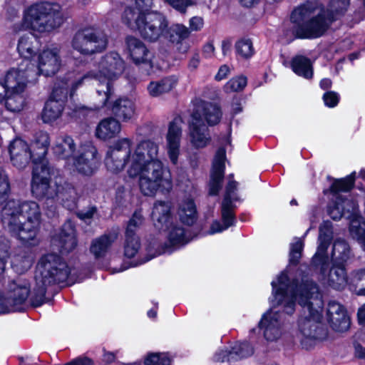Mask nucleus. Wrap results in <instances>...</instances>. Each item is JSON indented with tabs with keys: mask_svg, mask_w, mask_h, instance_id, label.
Listing matches in <instances>:
<instances>
[{
	"mask_svg": "<svg viewBox=\"0 0 365 365\" xmlns=\"http://www.w3.org/2000/svg\"><path fill=\"white\" fill-rule=\"evenodd\" d=\"M158 145L150 140L141 141L133 147L130 138H120L108 148L105 166L113 174L128 166V177L138 179L139 189L144 195H154L158 190L168 192L173 186L171 173L158 158Z\"/></svg>",
	"mask_w": 365,
	"mask_h": 365,
	"instance_id": "f257e3e1",
	"label": "nucleus"
},
{
	"mask_svg": "<svg viewBox=\"0 0 365 365\" xmlns=\"http://www.w3.org/2000/svg\"><path fill=\"white\" fill-rule=\"evenodd\" d=\"M272 286L277 304L282 305L288 314L294 312L296 301L302 307L296 338L303 349H312L327 337V331L320 324L324 302L312 281L306 279L300 284L297 281L289 283L287 273L282 272Z\"/></svg>",
	"mask_w": 365,
	"mask_h": 365,
	"instance_id": "f03ea898",
	"label": "nucleus"
},
{
	"mask_svg": "<svg viewBox=\"0 0 365 365\" xmlns=\"http://www.w3.org/2000/svg\"><path fill=\"white\" fill-rule=\"evenodd\" d=\"M349 6V0H331L326 13L322 5L307 1L293 10L290 17L292 32L299 38L320 37L333 21L347 11Z\"/></svg>",
	"mask_w": 365,
	"mask_h": 365,
	"instance_id": "7ed1b4c3",
	"label": "nucleus"
},
{
	"mask_svg": "<svg viewBox=\"0 0 365 365\" xmlns=\"http://www.w3.org/2000/svg\"><path fill=\"white\" fill-rule=\"evenodd\" d=\"M41 212L34 201L19 202L9 201L1 211V222L6 230L22 242L29 245L38 244L37 234Z\"/></svg>",
	"mask_w": 365,
	"mask_h": 365,
	"instance_id": "20e7f679",
	"label": "nucleus"
},
{
	"mask_svg": "<svg viewBox=\"0 0 365 365\" xmlns=\"http://www.w3.org/2000/svg\"><path fill=\"white\" fill-rule=\"evenodd\" d=\"M64 18L59 4L39 2L27 7L22 21L14 25V31L31 30L40 34L50 33L59 28Z\"/></svg>",
	"mask_w": 365,
	"mask_h": 365,
	"instance_id": "39448f33",
	"label": "nucleus"
},
{
	"mask_svg": "<svg viewBox=\"0 0 365 365\" xmlns=\"http://www.w3.org/2000/svg\"><path fill=\"white\" fill-rule=\"evenodd\" d=\"M123 22L131 29L138 30L140 36L150 41H155L163 36L168 22L160 13H148L141 16L133 9H125Z\"/></svg>",
	"mask_w": 365,
	"mask_h": 365,
	"instance_id": "423d86ee",
	"label": "nucleus"
},
{
	"mask_svg": "<svg viewBox=\"0 0 365 365\" xmlns=\"http://www.w3.org/2000/svg\"><path fill=\"white\" fill-rule=\"evenodd\" d=\"M125 63L117 52H109L103 56L97 64V71H91L81 77L72 86L76 88L84 82L95 78L99 82L115 80L124 72Z\"/></svg>",
	"mask_w": 365,
	"mask_h": 365,
	"instance_id": "0eeeda50",
	"label": "nucleus"
},
{
	"mask_svg": "<svg viewBox=\"0 0 365 365\" xmlns=\"http://www.w3.org/2000/svg\"><path fill=\"white\" fill-rule=\"evenodd\" d=\"M108 37L102 31L87 28L78 31L73 38L72 47L84 55H92L105 50Z\"/></svg>",
	"mask_w": 365,
	"mask_h": 365,
	"instance_id": "6e6552de",
	"label": "nucleus"
},
{
	"mask_svg": "<svg viewBox=\"0 0 365 365\" xmlns=\"http://www.w3.org/2000/svg\"><path fill=\"white\" fill-rule=\"evenodd\" d=\"M36 69L27 60H22L16 67L10 68L6 73L4 84L7 93H22L29 82L36 79Z\"/></svg>",
	"mask_w": 365,
	"mask_h": 365,
	"instance_id": "1a4fd4ad",
	"label": "nucleus"
},
{
	"mask_svg": "<svg viewBox=\"0 0 365 365\" xmlns=\"http://www.w3.org/2000/svg\"><path fill=\"white\" fill-rule=\"evenodd\" d=\"M232 178V175H230L229 182L226 186L225 197L222 203V218L223 225H221L218 221L214 222L210 227V233L211 234L220 232L233 225L235 222L232 202L237 200L235 194L237 182Z\"/></svg>",
	"mask_w": 365,
	"mask_h": 365,
	"instance_id": "9d476101",
	"label": "nucleus"
},
{
	"mask_svg": "<svg viewBox=\"0 0 365 365\" xmlns=\"http://www.w3.org/2000/svg\"><path fill=\"white\" fill-rule=\"evenodd\" d=\"M76 170L83 175L90 176L98 168L100 157L96 148L91 143L82 145L79 155L73 159Z\"/></svg>",
	"mask_w": 365,
	"mask_h": 365,
	"instance_id": "9b49d317",
	"label": "nucleus"
},
{
	"mask_svg": "<svg viewBox=\"0 0 365 365\" xmlns=\"http://www.w3.org/2000/svg\"><path fill=\"white\" fill-rule=\"evenodd\" d=\"M354 183V173H352L344 178L335 180L330 188L331 192L336 195V199L341 200V203L344 208V217L348 219H354L359 217L357 215V202L352 198H344L339 192L349 191L353 187Z\"/></svg>",
	"mask_w": 365,
	"mask_h": 365,
	"instance_id": "f8f14e48",
	"label": "nucleus"
},
{
	"mask_svg": "<svg viewBox=\"0 0 365 365\" xmlns=\"http://www.w3.org/2000/svg\"><path fill=\"white\" fill-rule=\"evenodd\" d=\"M259 326L263 331L264 339L268 341H277L284 331L282 314L278 311L273 309H270L263 314Z\"/></svg>",
	"mask_w": 365,
	"mask_h": 365,
	"instance_id": "ddd939ff",
	"label": "nucleus"
},
{
	"mask_svg": "<svg viewBox=\"0 0 365 365\" xmlns=\"http://www.w3.org/2000/svg\"><path fill=\"white\" fill-rule=\"evenodd\" d=\"M61 66L59 50L57 48L44 49L38 57L36 75L53 76L59 71Z\"/></svg>",
	"mask_w": 365,
	"mask_h": 365,
	"instance_id": "4468645a",
	"label": "nucleus"
},
{
	"mask_svg": "<svg viewBox=\"0 0 365 365\" xmlns=\"http://www.w3.org/2000/svg\"><path fill=\"white\" fill-rule=\"evenodd\" d=\"M182 124V119L180 117H176L168 125V130L166 135V147L169 158L173 164L177 163L180 154Z\"/></svg>",
	"mask_w": 365,
	"mask_h": 365,
	"instance_id": "2eb2a0df",
	"label": "nucleus"
},
{
	"mask_svg": "<svg viewBox=\"0 0 365 365\" xmlns=\"http://www.w3.org/2000/svg\"><path fill=\"white\" fill-rule=\"evenodd\" d=\"M327 320L332 329L336 332H346L350 328L351 321L346 309L336 301H331L328 304Z\"/></svg>",
	"mask_w": 365,
	"mask_h": 365,
	"instance_id": "dca6fc26",
	"label": "nucleus"
},
{
	"mask_svg": "<svg viewBox=\"0 0 365 365\" xmlns=\"http://www.w3.org/2000/svg\"><path fill=\"white\" fill-rule=\"evenodd\" d=\"M9 150L12 164L19 169L26 168L30 160H32L29 146L21 139H15L12 141Z\"/></svg>",
	"mask_w": 365,
	"mask_h": 365,
	"instance_id": "f3484780",
	"label": "nucleus"
},
{
	"mask_svg": "<svg viewBox=\"0 0 365 365\" xmlns=\"http://www.w3.org/2000/svg\"><path fill=\"white\" fill-rule=\"evenodd\" d=\"M225 150L220 148L215 156L210 174V194L217 195L222 187V180L225 173Z\"/></svg>",
	"mask_w": 365,
	"mask_h": 365,
	"instance_id": "a211bd4d",
	"label": "nucleus"
},
{
	"mask_svg": "<svg viewBox=\"0 0 365 365\" xmlns=\"http://www.w3.org/2000/svg\"><path fill=\"white\" fill-rule=\"evenodd\" d=\"M222 113L219 107L207 102H202L198 104L192 115V120L205 124L207 122L212 125L219 123Z\"/></svg>",
	"mask_w": 365,
	"mask_h": 365,
	"instance_id": "6ab92c4d",
	"label": "nucleus"
},
{
	"mask_svg": "<svg viewBox=\"0 0 365 365\" xmlns=\"http://www.w3.org/2000/svg\"><path fill=\"white\" fill-rule=\"evenodd\" d=\"M332 239V232L328 223L320 227L319 236V245L317 251L312 258L314 264H322V269L324 270V264L328 262L327 255V249Z\"/></svg>",
	"mask_w": 365,
	"mask_h": 365,
	"instance_id": "aec40b11",
	"label": "nucleus"
},
{
	"mask_svg": "<svg viewBox=\"0 0 365 365\" xmlns=\"http://www.w3.org/2000/svg\"><path fill=\"white\" fill-rule=\"evenodd\" d=\"M118 237V232H112L93 239L91 242L90 252L96 259L105 257Z\"/></svg>",
	"mask_w": 365,
	"mask_h": 365,
	"instance_id": "412c9836",
	"label": "nucleus"
},
{
	"mask_svg": "<svg viewBox=\"0 0 365 365\" xmlns=\"http://www.w3.org/2000/svg\"><path fill=\"white\" fill-rule=\"evenodd\" d=\"M135 104L128 98H119L112 104L111 111L117 120L127 123L133 120L135 115Z\"/></svg>",
	"mask_w": 365,
	"mask_h": 365,
	"instance_id": "4be33fe9",
	"label": "nucleus"
},
{
	"mask_svg": "<svg viewBox=\"0 0 365 365\" xmlns=\"http://www.w3.org/2000/svg\"><path fill=\"white\" fill-rule=\"evenodd\" d=\"M125 42L129 56L134 63H145L148 61L149 51L142 41L135 37L128 36Z\"/></svg>",
	"mask_w": 365,
	"mask_h": 365,
	"instance_id": "5701e85b",
	"label": "nucleus"
},
{
	"mask_svg": "<svg viewBox=\"0 0 365 365\" xmlns=\"http://www.w3.org/2000/svg\"><path fill=\"white\" fill-rule=\"evenodd\" d=\"M41 42L39 39L32 34L22 36L17 45V50L24 60L29 61L39 51Z\"/></svg>",
	"mask_w": 365,
	"mask_h": 365,
	"instance_id": "b1692460",
	"label": "nucleus"
},
{
	"mask_svg": "<svg viewBox=\"0 0 365 365\" xmlns=\"http://www.w3.org/2000/svg\"><path fill=\"white\" fill-rule=\"evenodd\" d=\"M190 138L192 145L197 148L207 146L210 142V135L205 124L192 120L190 124Z\"/></svg>",
	"mask_w": 365,
	"mask_h": 365,
	"instance_id": "393cba45",
	"label": "nucleus"
},
{
	"mask_svg": "<svg viewBox=\"0 0 365 365\" xmlns=\"http://www.w3.org/2000/svg\"><path fill=\"white\" fill-rule=\"evenodd\" d=\"M121 130V125L116 118L109 117L103 119L96 129V135L98 138L107 140L115 137Z\"/></svg>",
	"mask_w": 365,
	"mask_h": 365,
	"instance_id": "a878e982",
	"label": "nucleus"
},
{
	"mask_svg": "<svg viewBox=\"0 0 365 365\" xmlns=\"http://www.w3.org/2000/svg\"><path fill=\"white\" fill-rule=\"evenodd\" d=\"M170 205L168 202L157 201L152 211V220L154 226L161 230L168 227L171 220Z\"/></svg>",
	"mask_w": 365,
	"mask_h": 365,
	"instance_id": "bb28decb",
	"label": "nucleus"
},
{
	"mask_svg": "<svg viewBox=\"0 0 365 365\" xmlns=\"http://www.w3.org/2000/svg\"><path fill=\"white\" fill-rule=\"evenodd\" d=\"M58 243L62 252H70L77 246L74 225L71 221L64 223L58 236Z\"/></svg>",
	"mask_w": 365,
	"mask_h": 365,
	"instance_id": "cd10ccee",
	"label": "nucleus"
},
{
	"mask_svg": "<svg viewBox=\"0 0 365 365\" xmlns=\"http://www.w3.org/2000/svg\"><path fill=\"white\" fill-rule=\"evenodd\" d=\"M178 79L175 76H168L160 80L149 83L147 90L149 95L158 98L170 92L178 84Z\"/></svg>",
	"mask_w": 365,
	"mask_h": 365,
	"instance_id": "c85d7f7f",
	"label": "nucleus"
},
{
	"mask_svg": "<svg viewBox=\"0 0 365 365\" xmlns=\"http://www.w3.org/2000/svg\"><path fill=\"white\" fill-rule=\"evenodd\" d=\"M50 145V138L47 133L38 132L34 141L29 146L31 152L32 162H37L43 158H46L48 148Z\"/></svg>",
	"mask_w": 365,
	"mask_h": 365,
	"instance_id": "c756f323",
	"label": "nucleus"
},
{
	"mask_svg": "<svg viewBox=\"0 0 365 365\" xmlns=\"http://www.w3.org/2000/svg\"><path fill=\"white\" fill-rule=\"evenodd\" d=\"M58 187L57 184L52 185L51 180L40 182L37 179L36 183H31V192L36 198L54 202L56 196H58Z\"/></svg>",
	"mask_w": 365,
	"mask_h": 365,
	"instance_id": "7c9ffc66",
	"label": "nucleus"
},
{
	"mask_svg": "<svg viewBox=\"0 0 365 365\" xmlns=\"http://www.w3.org/2000/svg\"><path fill=\"white\" fill-rule=\"evenodd\" d=\"M52 150L57 158L69 160L76 150V144L69 136H59L56 138Z\"/></svg>",
	"mask_w": 365,
	"mask_h": 365,
	"instance_id": "2f4dec72",
	"label": "nucleus"
},
{
	"mask_svg": "<svg viewBox=\"0 0 365 365\" xmlns=\"http://www.w3.org/2000/svg\"><path fill=\"white\" fill-rule=\"evenodd\" d=\"M348 277L343 264H334L328 274L327 282L332 288L341 290L349 285Z\"/></svg>",
	"mask_w": 365,
	"mask_h": 365,
	"instance_id": "473e14b6",
	"label": "nucleus"
},
{
	"mask_svg": "<svg viewBox=\"0 0 365 365\" xmlns=\"http://www.w3.org/2000/svg\"><path fill=\"white\" fill-rule=\"evenodd\" d=\"M169 245H165L159 254L170 252L171 247H177L187 244L190 239L187 236L185 230L180 226H173L168 235Z\"/></svg>",
	"mask_w": 365,
	"mask_h": 365,
	"instance_id": "72a5a7b5",
	"label": "nucleus"
},
{
	"mask_svg": "<svg viewBox=\"0 0 365 365\" xmlns=\"http://www.w3.org/2000/svg\"><path fill=\"white\" fill-rule=\"evenodd\" d=\"M34 164L32 170L31 183H36V180H40V182L51 180V175L53 173V168L51 166L46 158H43L37 162H32Z\"/></svg>",
	"mask_w": 365,
	"mask_h": 365,
	"instance_id": "f704fd0d",
	"label": "nucleus"
},
{
	"mask_svg": "<svg viewBox=\"0 0 365 365\" xmlns=\"http://www.w3.org/2000/svg\"><path fill=\"white\" fill-rule=\"evenodd\" d=\"M190 34L189 29L182 24H173L167 27L163 36L170 42L177 45L187 39Z\"/></svg>",
	"mask_w": 365,
	"mask_h": 365,
	"instance_id": "c9c22d12",
	"label": "nucleus"
},
{
	"mask_svg": "<svg viewBox=\"0 0 365 365\" xmlns=\"http://www.w3.org/2000/svg\"><path fill=\"white\" fill-rule=\"evenodd\" d=\"M350 257V248L347 242L342 239L334 241L331 252V260L334 264H344Z\"/></svg>",
	"mask_w": 365,
	"mask_h": 365,
	"instance_id": "e433bc0d",
	"label": "nucleus"
},
{
	"mask_svg": "<svg viewBox=\"0 0 365 365\" xmlns=\"http://www.w3.org/2000/svg\"><path fill=\"white\" fill-rule=\"evenodd\" d=\"M64 105L61 101L49 99L45 104L41 118L44 123H50L56 120L62 114Z\"/></svg>",
	"mask_w": 365,
	"mask_h": 365,
	"instance_id": "4c0bfd02",
	"label": "nucleus"
},
{
	"mask_svg": "<svg viewBox=\"0 0 365 365\" xmlns=\"http://www.w3.org/2000/svg\"><path fill=\"white\" fill-rule=\"evenodd\" d=\"M293 71L299 76L307 79L312 78L313 69L309 58L304 56H297L292 61Z\"/></svg>",
	"mask_w": 365,
	"mask_h": 365,
	"instance_id": "58836bf2",
	"label": "nucleus"
},
{
	"mask_svg": "<svg viewBox=\"0 0 365 365\" xmlns=\"http://www.w3.org/2000/svg\"><path fill=\"white\" fill-rule=\"evenodd\" d=\"M34 255L31 252L20 250L12 259V265L16 272L22 273L28 270L33 264Z\"/></svg>",
	"mask_w": 365,
	"mask_h": 365,
	"instance_id": "ea45409f",
	"label": "nucleus"
},
{
	"mask_svg": "<svg viewBox=\"0 0 365 365\" xmlns=\"http://www.w3.org/2000/svg\"><path fill=\"white\" fill-rule=\"evenodd\" d=\"M180 220L188 225H192L196 220V207L192 200H187L181 202L178 210Z\"/></svg>",
	"mask_w": 365,
	"mask_h": 365,
	"instance_id": "a19ab883",
	"label": "nucleus"
},
{
	"mask_svg": "<svg viewBox=\"0 0 365 365\" xmlns=\"http://www.w3.org/2000/svg\"><path fill=\"white\" fill-rule=\"evenodd\" d=\"M349 289L358 295L365 296V269H359L351 272Z\"/></svg>",
	"mask_w": 365,
	"mask_h": 365,
	"instance_id": "79ce46f5",
	"label": "nucleus"
},
{
	"mask_svg": "<svg viewBox=\"0 0 365 365\" xmlns=\"http://www.w3.org/2000/svg\"><path fill=\"white\" fill-rule=\"evenodd\" d=\"M140 248V242L136 234L125 233L124 253L128 258L135 256Z\"/></svg>",
	"mask_w": 365,
	"mask_h": 365,
	"instance_id": "37998d69",
	"label": "nucleus"
},
{
	"mask_svg": "<svg viewBox=\"0 0 365 365\" xmlns=\"http://www.w3.org/2000/svg\"><path fill=\"white\" fill-rule=\"evenodd\" d=\"M350 233L359 241L365 250V224L361 221V217L351 219Z\"/></svg>",
	"mask_w": 365,
	"mask_h": 365,
	"instance_id": "c03bdc74",
	"label": "nucleus"
},
{
	"mask_svg": "<svg viewBox=\"0 0 365 365\" xmlns=\"http://www.w3.org/2000/svg\"><path fill=\"white\" fill-rule=\"evenodd\" d=\"M254 349L248 342L237 343L230 350V356L235 359L250 356Z\"/></svg>",
	"mask_w": 365,
	"mask_h": 365,
	"instance_id": "a18cd8bd",
	"label": "nucleus"
},
{
	"mask_svg": "<svg viewBox=\"0 0 365 365\" xmlns=\"http://www.w3.org/2000/svg\"><path fill=\"white\" fill-rule=\"evenodd\" d=\"M58 196H56L54 202L63 203L64 205L69 206L68 202H73L76 199V191L74 188L68 185L66 186H59L58 188Z\"/></svg>",
	"mask_w": 365,
	"mask_h": 365,
	"instance_id": "49530a36",
	"label": "nucleus"
},
{
	"mask_svg": "<svg viewBox=\"0 0 365 365\" xmlns=\"http://www.w3.org/2000/svg\"><path fill=\"white\" fill-rule=\"evenodd\" d=\"M5 106L11 112H19L24 106L25 99L21 93H6Z\"/></svg>",
	"mask_w": 365,
	"mask_h": 365,
	"instance_id": "de8ad7c7",
	"label": "nucleus"
},
{
	"mask_svg": "<svg viewBox=\"0 0 365 365\" xmlns=\"http://www.w3.org/2000/svg\"><path fill=\"white\" fill-rule=\"evenodd\" d=\"M237 53L243 58H250L254 54L252 43L249 39H242L235 44Z\"/></svg>",
	"mask_w": 365,
	"mask_h": 365,
	"instance_id": "09e8293b",
	"label": "nucleus"
},
{
	"mask_svg": "<svg viewBox=\"0 0 365 365\" xmlns=\"http://www.w3.org/2000/svg\"><path fill=\"white\" fill-rule=\"evenodd\" d=\"M69 83H63L62 86L56 83L52 91V94L49 99H53L55 101H61L64 105V102L67 98Z\"/></svg>",
	"mask_w": 365,
	"mask_h": 365,
	"instance_id": "8fccbe9b",
	"label": "nucleus"
},
{
	"mask_svg": "<svg viewBox=\"0 0 365 365\" xmlns=\"http://www.w3.org/2000/svg\"><path fill=\"white\" fill-rule=\"evenodd\" d=\"M304 247V243L302 239L295 238L294 242L290 245V262L297 264L302 255V251Z\"/></svg>",
	"mask_w": 365,
	"mask_h": 365,
	"instance_id": "3c124183",
	"label": "nucleus"
},
{
	"mask_svg": "<svg viewBox=\"0 0 365 365\" xmlns=\"http://www.w3.org/2000/svg\"><path fill=\"white\" fill-rule=\"evenodd\" d=\"M96 92L98 96V105L97 108L103 107L106 105L112 95L110 83L108 81L106 82L104 85H102V88H97Z\"/></svg>",
	"mask_w": 365,
	"mask_h": 365,
	"instance_id": "603ef678",
	"label": "nucleus"
},
{
	"mask_svg": "<svg viewBox=\"0 0 365 365\" xmlns=\"http://www.w3.org/2000/svg\"><path fill=\"white\" fill-rule=\"evenodd\" d=\"M144 363L145 365H170V359L165 354H150Z\"/></svg>",
	"mask_w": 365,
	"mask_h": 365,
	"instance_id": "864d4df0",
	"label": "nucleus"
},
{
	"mask_svg": "<svg viewBox=\"0 0 365 365\" xmlns=\"http://www.w3.org/2000/svg\"><path fill=\"white\" fill-rule=\"evenodd\" d=\"M247 85V78L240 76L230 79L225 86L227 92H236L243 89Z\"/></svg>",
	"mask_w": 365,
	"mask_h": 365,
	"instance_id": "5fc2aeb1",
	"label": "nucleus"
},
{
	"mask_svg": "<svg viewBox=\"0 0 365 365\" xmlns=\"http://www.w3.org/2000/svg\"><path fill=\"white\" fill-rule=\"evenodd\" d=\"M170 6L180 13H185L188 6L195 5L199 0H164Z\"/></svg>",
	"mask_w": 365,
	"mask_h": 365,
	"instance_id": "6e6d98bb",
	"label": "nucleus"
},
{
	"mask_svg": "<svg viewBox=\"0 0 365 365\" xmlns=\"http://www.w3.org/2000/svg\"><path fill=\"white\" fill-rule=\"evenodd\" d=\"M143 215L140 212H135L129 220L125 233L136 234L135 231L143 222Z\"/></svg>",
	"mask_w": 365,
	"mask_h": 365,
	"instance_id": "4d7b16f0",
	"label": "nucleus"
},
{
	"mask_svg": "<svg viewBox=\"0 0 365 365\" xmlns=\"http://www.w3.org/2000/svg\"><path fill=\"white\" fill-rule=\"evenodd\" d=\"M344 207L341 203V200H336L333 206H330L329 208V215L333 220H339L342 217H344Z\"/></svg>",
	"mask_w": 365,
	"mask_h": 365,
	"instance_id": "13d9d810",
	"label": "nucleus"
},
{
	"mask_svg": "<svg viewBox=\"0 0 365 365\" xmlns=\"http://www.w3.org/2000/svg\"><path fill=\"white\" fill-rule=\"evenodd\" d=\"M9 191V183L7 176L0 170V202L4 201Z\"/></svg>",
	"mask_w": 365,
	"mask_h": 365,
	"instance_id": "bf43d9fd",
	"label": "nucleus"
},
{
	"mask_svg": "<svg viewBox=\"0 0 365 365\" xmlns=\"http://www.w3.org/2000/svg\"><path fill=\"white\" fill-rule=\"evenodd\" d=\"M136 8H127L139 12L141 16L150 13L149 10L153 6V0H135Z\"/></svg>",
	"mask_w": 365,
	"mask_h": 365,
	"instance_id": "052dcab7",
	"label": "nucleus"
},
{
	"mask_svg": "<svg viewBox=\"0 0 365 365\" xmlns=\"http://www.w3.org/2000/svg\"><path fill=\"white\" fill-rule=\"evenodd\" d=\"M323 100L327 106L333 108L338 104L339 97L336 93L334 91H329L324 94Z\"/></svg>",
	"mask_w": 365,
	"mask_h": 365,
	"instance_id": "680f3d73",
	"label": "nucleus"
},
{
	"mask_svg": "<svg viewBox=\"0 0 365 365\" xmlns=\"http://www.w3.org/2000/svg\"><path fill=\"white\" fill-rule=\"evenodd\" d=\"M189 26L188 28L190 31H197L202 29V28L204 26V20L200 16H193L192 17L189 21Z\"/></svg>",
	"mask_w": 365,
	"mask_h": 365,
	"instance_id": "e2e57ef3",
	"label": "nucleus"
},
{
	"mask_svg": "<svg viewBox=\"0 0 365 365\" xmlns=\"http://www.w3.org/2000/svg\"><path fill=\"white\" fill-rule=\"evenodd\" d=\"M96 213V209L91 207L87 211H81L78 212V217L87 223H90V220L94 217Z\"/></svg>",
	"mask_w": 365,
	"mask_h": 365,
	"instance_id": "0e129e2a",
	"label": "nucleus"
},
{
	"mask_svg": "<svg viewBox=\"0 0 365 365\" xmlns=\"http://www.w3.org/2000/svg\"><path fill=\"white\" fill-rule=\"evenodd\" d=\"M230 351H228V350H220L219 351H217L215 355V360L216 361H225V360H227V361H232V360H235L234 359H232L230 355Z\"/></svg>",
	"mask_w": 365,
	"mask_h": 365,
	"instance_id": "69168bd1",
	"label": "nucleus"
},
{
	"mask_svg": "<svg viewBox=\"0 0 365 365\" xmlns=\"http://www.w3.org/2000/svg\"><path fill=\"white\" fill-rule=\"evenodd\" d=\"M229 73V67L226 65H223L219 68L218 72L215 75V78L217 81H222V79L225 78L227 76Z\"/></svg>",
	"mask_w": 365,
	"mask_h": 365,
	"instance_id": "338daca9",
	"label": "nucleus"
},
{
	"mask_svg": "<svg viewBox=\"0 0 365 365\" xmlns=\"http://www.w3.org/2000/svg\"><path fill=\"white\" fill-rule=\"evenodd\" d=\"M354 347V356L361 359L365 360V347L362 346L360 344L355 343Z\"/></svg>",
	"mask_w": 365,
	"mask_h": 365,
	"instance_id": "774afa93",
	"label": "nucleus"
}]
</instances>
